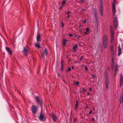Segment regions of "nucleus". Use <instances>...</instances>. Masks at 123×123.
I'll list each match as a JSON object with an SVG mask.
<instances>
[{
  "instance_id": "nucleus-1",
  "label": "nucleus",
  "mask_w": 123,
  "mask_h": 123,
  "mask_svg": "<svg viewBox=\"0 0 123 123\" xmlns=\"http://www.w3.org/2000/svg\"><path fill=\"white\" fill-rule=\"evenodd\" d=\"M112 12L113 14L114 19V26L117 29V18L116 16L115 15L116 10L115 6L114 4H112Z\"/></svg>"
},
{
  "instance_id": "nucleus-2",
  "label": "nucleus",
  "mask_w": 123,
  "mask_h": 123,
  "mask_svg": "<svg viewBox=\"0 0 123 123\" xmlns=\"http://www.w3.org/2000/svg\"><path fill=\"white\" fill-rule=\"evenodd\" d=\"M105 87L107 89L109 88V85H110L109 79L108 76H106L105 78Z\"/></svg>"
},
{
  "instance_id": "nucleus-3",
  "label": "nucleus",
  "mask_w": 123,
  "mask_h": 123,
  "mask_svg": "<svg viewBox=\"0 0 123 123\" xmlns=\"http://www.w3.org/2000/svg\"><path fill=\"white\" fill-rule=\"evenodd\" d=\"M30 50V49L28 46H26L24 47L23 52L25 54H28Z\"/></svg>"
},
{
  "instance_id": "nucleus-4",
  "label": "nucleus",
  "mask_w": 123,
  "mask_h": 123,
  "mask_svg": "<svg viewBox=\"0 0 123 123\" xmlns=\"http://www.w3.org/2000/svg\"><path fill=\"white\" fill-rule=\"evenodd\" d=\"M36 100V101L37 103H38L39 105L42 108V104L41 102L39 99V97L38 96H36L35 97Z\"/></svg>"
},
{
  "instance_id": "nucleus-5",
  "label": "nucleus",
  "mask_w": 123,
  "mask_h": 123,
  "mask_svg": "<svg viewBox=\"0 0 123 123\" xmlns=\"http://www.w3.org/2000/svg\"><path fill=\"white\" fill-rule=\"evenodd\" d=\"M39 118L41 121H44L46 120V118L45 117L44 114H41L39 116Z\"/></svg>"
},
{
  "instance_id": "nucleus-6",
  "label": "nucleus",
  "mask_w": 123,
  "mask_h": 123,
  "mask_svg": "<svg viewBox=\"0 0 123 123\" xmlns=\"http://www.w3.org/2000/svg\"><path fill=\"white\" fill-rule=\"evenodd\" d=\"M31 111L34 113H36L37 112V108L35 105L32 106L31 108Z\"/></svg>"
},
{
  "instance_id": "nucleus-7",
  "label": "nucleus",
  "mask_w": 123,
  "mask_h": 123,
  "mask_svg": "<svg viewBox=\"0 0 123 123\" xmlns=\"http://www.w3.org/2000/svg\"><path fill=\"white\" fill-rule=\"evenodd\" d=\"M100 12L101 15V16H103L104 14V9L103 6H100Z\"/></svg>"
},
{
  "instance_id": "nucleus-8",
  "label": "nucleus",
  "mask_w": 123,
  "mask_h": 123,
  "mask_svg": "<svg viewBox=\"0 0 123 123\" xmlns=\"http://www.w3.org/2000/svg\"><path fill=\"white\" fill-rule=\"evenodd\" d=\"M5 49L9 54L10 55H12V50H11V49L8 47H6Z\"/></svg>"
},
{
  "instance_id": "nucleus-9",
  "label": "nucleus",
  "mask_w": 123,
  "mask_h": 123,
  "mask_svg": "<svg viewBox=\"0 0 123 123\" xmlns=\"http://www.w3.org/2000/svg\"><path fill=\"white\" fill-rule=\"evenodd\" d=\"M103 42H108V37L106 35H104L103 37Z\"/></svg>"
},
{
  "instance_id": "nucleus-10",
  "label": "nucleus",
  "mask_w": 123,
  "mask_h": 123,
  "mask_svg": "<svg viewBox=\"0 0 123 123\" xmlns=\"http://www.w3.org/2000/svg\"><path fill=\"white\" fill-rule=\"evenodd\" d=\"M123 85V76L122 74L120 76V87H121L122 85Z\"/></svg>"
},
{
  "instance_id": "nucleus-11",
  "label": "nucleus",
  "mask_w": 123,
  "mask_h": 123,
  "mask_svg": "<svg viewBox=\"0 0 123 123\" xmlns=\"http://www.w3.org/2000/svg\"><path fill=\"white\" fill-rule=\"evenodd\" d=\"M110 49V51L111 53V54L113 55L114 54V51L113 50V46L112 45H111V46Z\"/></svg>"
},
{
  "instance_id": "nucleus-12",
  "label": "nucleus",
  "mask_w": 123,
  "mask_h": 123,
  "mask_svg": "<svg viewBox=\"0 0 123 123\" xmlns=\"http://www.w3.org/2000/svg\"><path fill=\"white\" fill-rule=\"evenodd\" d=\"M103 47L105 49H106L107 48L108 45V42H103Z\"/></svg>"
},
{
  "instance_id": "nucleus-13",
  "label": "nucleus",
  "mask_w": 123,
  "mask_h": 123,
  "mask_svg": "<svg viewBox=\"0 0 123 123\" xmlns=\"http://www.w3.org/2000/svg\"><path fill=\"white\" fill-rule=\"evenodd\" d=\"M51 115L52 117L53 121H56L57 118L56 116L53 113L51 114Z\"/></svg>"
},
{
  "instance_id": "nucleus-14",
  "label": "nucleus",
  "mask_w": 123,
  "mask_h": 123,
  "mask_svg": "<svg viewBox=\"0 0 123 123\" xmlns=\"http://www.w3.org/2000/svg\"><path fill=\"white\" fill-rule=\"evenodd\" d=\"M48 54L47 51L46 49H45L43 51V54H42V57H43L44 55H47Z\"/></svg>"
},
{
  "instance_id": "nucleus-15",
  "label": "nucleus",
  "mask_w": 123,
  "mask_h": 123,
  "mask_svg": "<svg viewBox=\"0 0 123 123\" xmlns=\"http://www.w3.org/2000/svg\"><path fill=\"white\" fill-rule=\"evenodd\" d=\"M118 56H119L121 54V48H120V45L118 47Z\"/></svg>"
},
{
  "instance_id": "nucleus-16",
  "label": "nucleus",
  "mask_w": 123,
  "mask_h": 123,
  "mask_svg": "<svg viewBox=\"0 0 123 123\" xmlns=\"http://www.w3.org/2000/svg\"><path fill=\"white\" fill-rule=\"evenodd\" d=\"M37 41H38L41 40L40 35V34H38L37 36Z\"/></svg>"
},
{
  "instance_id": "nucleus-17",
  "label": "nucleus",
  "mask_w": 123,
  "mask_h": 123,
  "mask_svg": "<svg viewBox=\"0 0 123 123\" xmlns=\"http://www.w3.org/2000/svg\"><path fill=\"white\" fill-rule=\"evenodd\" d=\"M68 41L67 40V39L65 40L64 39H62V44L64 46H65L66 44V43Z\"/></svg>"
},
{
  "instance_id": "nucleus-18",
  "label": "nucleus",
  "mask_w": 123,
  "mask_h": 123,
  "mask_svg": "<svg viewBox=\"0 0 123 123\" xmlns=\"http://www.w3.org/2000/svg\"><path fill=\"white\" fill-rule=\"evenodd\" d=\"M35 47L39 49L40 48V46L39 44L35 43Z\"/></svg>"
},
{
  "instance_id": "nucleus-19",
  "label": "nucleus",
  "mask_w": 123,
  "mask_h": 123,
  "mask_svg": "<svg viewBox=\"0 0 123 123\" xmlns=\"http://www.w3.org/2000/svg\"><path fill=\"white\" fill-rule=\"evenodd\" d=\"M78 47V45L76 44H75L73 47V49L74 51H76V49H77Z\"/></svg>"
},
{
  "instance_id": "nucleus-20",
  "label": "nucleus",
  "mask_w": 123,
  "mask_h": 123,
  "mask_svg": "<svg viewBox=\"0 0 123 123\" xmlns=\"http://www.w3.org/2000/svg\"><path fill=\"white\" fill-rule=\"evenodd\" d=\"M123 93L122 94V95L121 96V97L120 99V103H122L123 101Z\"/></svg>"
},
{
  "instance_id": "nucleus-21",
  "label": "nucleus",
  "mask_w": 123,
  "mask_h": 123,
  "mask_svg": "<svg viewBox=\"0 0 123 123\" xmlns=\"http://www.w3.org/2000/svg\"><path fill=\"white\" fill-rule=\"evenodd\" d=\"M93 14L96 18H97L98 17V14L96 12V11H93Z\"/></svg>"
},
{
  "instance_id": "nucleus-22",
  "label": "nucleus",
  "mask_w": 123,
  "mask_h": 123,
  "mask_svg": "<svg viewBox=\"0 0 123 123\" xmlns=\"http://www.w3.org/2000/svg\"><path fill=\"white\" fill-rule=\"evenodd\" d=\"M78 104V101L77 100L76 101V104L75 105V110H76L77 108V105Z\"/></svg>"
},
{
  "instance_id": "nucleus-23",
  "label": "nucleus",
  "mask_w": 123,
  "mask_h": 123,
  "mask_svg": "<svg viewBox=\"0 0 123 123\" xmlns=\"http://www.w3.org/2000/svg\"><path fill=\"white\" fill-rule=\"evenodd\" d=\"M100 6H103V2L102 0H100Z\"/></svg>"
},
{
  "instance_id": "nucleus-24",
  "label": "nucleus",
  "mask_w": 123,
  "mask_h": 123,
  "mask_svg": "<svg viewBox=\"0 0 123 123\" xmlns=\"http://www.w3.org/2000/svg\"><path fill=\"white\" fill-rule=\"evenodd\" d=\"M114 37H111V43L113 41Z\"/></svg>"
},
{
  "instance_id": "nucleus-25",
  "label": "nucleus",
  "mask_w": 123,
  "mask_h": 123,
  "mask_svg": "<svg viewBox=\"0 0 123 123\" xmlns=\"http://www.w3.org/2000/svg\"><path fill=\"white\" fill-rule=\"evenodd\" d=\"M74 37L75 38H77V39H78L79 38H80V35L77 36V35H74Z\"/></svg>"
},
{
  "instance_id": "nucleus-26",
  "label": "nucleus",
  "mask_w": 123,
  "mask_h": 123,
  "mask_svg": "<svg viewBox=\"0 0 123 123\" xmlns=\"http://www.w3.org/2000/svg\"><path fill=\"white\" fill-rule=\"evenodd\" d=\"M65 4V1L64 0H63L62 2V5L63 6L64 4Z\"/></svg>"
},
{
  "instance_id": "nucleus-27",
  "label": "nucleus",
  "mask_w": 123,
  "mask_h": 123,
  "mask_svg": "<svg viewBox=\"0 0 123 123\" xmlns=\"http://www.w3.org/2000/svg\"><path fill=\"white\" fill-rule=\"evenodd\" d=\"M80 2H79V3H82V2L85 1V0H80Z\"/></svg>"
},
{
  "instance_id": "nucleus-28",
  "label": "nucleus",
  "mask_w": 123,
  "mask_h": 123,
  "mask_svg": "<svg viewBox=\"0 0 123 123\" xmlns=\"http://www.w3.org/2000/svg\"><path fill=\"white\" fill-rule=\"evenodd\" d=\"M86 89L85 88H83L82 89V92H85L86 91Z\"/></svg>"
},
{
  "instance_id": "nucleus-29",
  "label": "nucleus",
  "mask_w": 123,
  "mask_h": 123,
  "mask_svg": "<svg viewBox=\"0 0 123 123\" xmlns=\"http://www.w3.org/2000/svg\"><path fill=\"white\" fill-rule=\"evenodd\" d=\"M75 83L76 85H78L79 84V82H75Z\"/></svg>"
},
{
  "instance_id": "nucleus-30",
  "label": "nucleus",
  "mask_w": 123,
  "mask_h": 123,
  "mask_svg": "<svg viewBox=\"0 0 123 123\" xmlns=\"http://www.w3.org/2000/svg\"><path fill=\"white\" fill-rule=\"evenodd\" d=\"M64 65L62 62H61V68H63Z\"/></svg>"
},
{
  "instance_id": "nucleus-31",
  "label": "nucleus",
  "mask_w": 123,
  "mask_h": 123,
  "mask_svg": "<svg viewBox=\"0 0 123 123\" xmlns=\"http://www.w3.org/2000/svg\"><path fill=\"white\" fill-rule=\"evenodd\" d=\"M111 37H114V33H111Z\"/></svg>"
},
{
  "instance_id": "nucleus-32",
  "label": "nucleus",
  "mask_w": 123,
  "mask_h": 123,
  "mask_svg": "<svg viewBox=\"0 0 123 123\" xmlns=\"http://www.w3.org/2000/svg\"><path fill=\"white\" fill-rule=\"evenodd\" d=\"M89 30V28H87L86 29V32H87Z\"/></svg>"
},
{
  "instance_id": "nucleus-33",
  "label": "nucleus",
  "mask_w": 123,
  "mask_h": 123,
  "mask_svg": "<svg viewBox=\"0 0 123 123\" xmlns=\"http://www.w3.org/2000/svg\"><path fill=\"white\" fill-rule=\"evenodd\" d=\"M110 32L111 33H113V29L111 27V28Z\"/></svg>"
},
{
  "instance_id": "nucleus-34",
  "label": "nucleus",
  "mask_w": 123,
  "mask_h": 123,
  "mask_svg": "<svg viewBox=\"0 0 123 123\" xmlns=\"http://www.w3.org/2000/svg\"><path fill=\"white\" fill-rule=\"evenodd\" d=\"M92 78H95V76L94 74H92Z\"/></svg>"
},
{
  "instance_id": "nucleus-35",
  "label": "nucleus",
  "mask_w": 123,
  "mask_h": 123,
  "mask_svg": "<svg viewBox=\"0 0 123 123\" xmlns=\"http://www.w3.org/2000/svg\"><path fill=\"white\" fill-rule=\"evenodd\" d=\"M71 68L70 67H69L68 69V71H70L71 70Z\"/></svg>"
},
{
  "instance_id": "nucleus-36",
  "label": "nucleus",
  "mask_w": 123,
  "mask_h": 123,
  "mask_svg": "<svg viewBox=\"0 0 123 123\" xmlns=\"http://www.w3.org/2000/svg\"><path fill=\"white\" fill-rule=\"evenodd\" d=\"M68 19H69L70 18V15L69 14H68V15L67 17Z\"/></svg>"
},
{
  "instance_id": "nucleus-37",
  "label": "nucleus",
  "mask_w": 123,
  "mask_h": 123,
  "mask_svg": "<svg viewBox=\"0 0 123 123\" xmlns=\"http://www.w3.org/2000/svg\"><path fill=\"white\" fill-rule=\"evenodd\" d=\"M86 21H87V19H85L84 21L83 22V23H86Z\"/></svg>"
},
{
  "instance_id": "nucleus-38",
  "label": "nucleus",
  "mask_w": 123,
  "mask_h": 123,
  "mask_svg": "<svg viewBox=\"0 0 123 123\" xmlns=\"http://www.w3.org/2000/svg\"><path fill=\"white\" fill-rule=\"evenodd\" d=\"M83 56H81V58H80V61H81L82 59H83Z\"/></svg>"
},
{
  "instance_id": "nucleus-39",
  "label": "nucleus",
  "mask_w": 123,
  "mask_h": 123,
  "mask_svg": "<svg viewBox=\"0 0 123 123\" xmlns=\"http://www.w3.org/2000/svg\"><path fill=\"white\" fill-rule=\"evenodd\" d=\"M92 111L91 110L89 112V113L90 114H92Z\"/></svg>"
},
{
  "instance_id": "nucleus-40",
  "label": "nucleus",
  "mask_w": 123,
  "mask_h": 123,
  "mask_svg": "<svg viewBox=\"0 0 123 123\" xmlns=\"http://www.w3.org/2000/svg\"><path fill=\"white\" fill-rule=\"evenodd\" d=\"M117 65L116 67V69H115L116 71V72L117 71Z\"/></svg>"
},
{
  "instance_id": "nucleus-41",
  "label": "nucleus",
  "mask_w": 123,
  "mask_h": 123,
  "mask_svg": "<svg viewBox=\"0 0 123 123\" xmlns=\"http://www.w3.org/2000/svg\"><path fill=\"white\" fill-rule=\"evenodd\" d=\"M68 35L71 37H72L73 36V35L71 34H69Z\"/></svg>"
},
{
  "instance_id": "nucleus-42",
  "label": "nucleus",
  "mask_w": 123,
  "mask_h": 123,
  "mask_svg": "<svg viewBox=\"0 0 123 123\" xmlns=\"http://www.w3.org/2000/svg\"><path fill=\"white\" fill-rule=\"evenodd\" d=\"M61 70L63 71V68H61Z\"/></svg>"
},
{
  "instance_id": "nucleus-43",
  "label": "nucleus",
  "mask_w": 123,
  "mask_h": 123,
  "mask_svg": "<svg viewBox=\"0 0 123 123\" xmlns=\"http://www.w3.org/2000/svg\"><path fill=\"white\" fill-rule=\"evenodd\" d=\"M85 69L86 70H87L88 69V68L86 67H85Z\"/></svg>"
},
{
  "instance_id": "nucleus-44",
  "label": "nucleus",
  "mask_w": 123,
  "mask_h": 123,
  "mask_svg": "<svg viewBox=\"0 0 123 123\" xmlns=\"http://www.w3.org/2000/svg\"><path fill=\"white\" fill-rule=\"evenodd\" d=\"M62 27H63L64 26V24L63 23V22H62Z\"/></svg>"
},
{
  "instance_id": "nucleus-45",
  "label": "nucleus",
  "mask_w": 123,
  "mask_h": 123,
  "mask_svg": "<svg viewBox=\"0 0 123 123\" xmlns=\"http://www.w3.org/2000/svg\"><path fill=\"white\" fill-rule=\"evenodd\" d=\"M87 32H84V35H85V34H87Z\"/></svg>"
},
{
  "instance_id": "nucleus-46",
  "label": "nucleus",
  "mask_w": 123,
  "mask_h": 123,
  "mask_svg": "<svg viewBox=\"0 0 123 123\" xmlns=\"http://www.w3.org/2000/svg\"><path fill=\"white\" fill-rule=\"evenodd\" d=\"M81 25L80 24L79 25V27L80 28H81Z\"/></svg>"
},
{
  "instance_id": "nucleus-47",
  "label": "nucleus",
  "mask_w": 123,
  "mask_h": 123,
  "mask_svg": "<svg viewBox=\"0 0 123 123\" xmlns=\"http://www.w3.org/2000/svg\"><path fill=\"white\" fill-rule=\"evenodd\" d=\"M94 120V119L93 118H92L91 119V120L92 121H93Z\"/></svg>"
},
{
  "instance_id": "nucleus-48",
  "label": "nucleus",
  "mask_w": 123,
  "mask_h": 123,
  "mask_svg": "<svg viewBox=\"0 0 123 123\" xmlns=\"http://www.w3.org/2000/svg\"><path fill=\"white\" fill-rule=\"evenodd\" d=\"M116 1V0H113V2L114 4L115 3Z\"/></svg>"
},
{
  "instance_id": "nucleus-49",
  "label": "nucleus",
  "mask_w": 123,
  "mask_h": 123,
  "mask_svg": "<svg viewBox=\"0 0 123 123\" xmlns=\"http://www.w3.org/2000/svg\"><path fill=\"white\" fill-rule=\"evenodd\" d=\"M90 94V93L89 92H87V95H89Z\"/></svg>"
},
{
  "instance_id": "nucleus-50",
  "label": "nucleus",
  "mask_w": 123,
  "mask_h": 123,
  "mask_svg": "<svg viewBox=\"0 0 123 123\" xmlns=\"http://www.w3.org/2000/svg\"><path fill=\"white\" fill-rule=\"evenodd\" d=\"M92 88H90L89 89V90L90 91H91L92 90Z\"/></svg>"
},
{
  "instance_id": "nucleus-51",
  "label": "nucleus",
  "mask_w": 123,
  "mask_h": 123,
  "mask_svg": "<svg viewBox=\"0 0 123 123\" xmlns=\"http://www.w3.org/2000/svg\"><path fill=\"white\" fill-rule=\"evenodd\" d=\"M74 68V66H72V68L73 69Z\"/></svg>"
},
{
  "instance_id": "nucleus-52",
  "label": "nucleus",
  "mask_w": 123,
  "mask_h": 123,
  "mask_svg": "<svg viewBox=\"0 0 123 123\" xmlns=\"http://www.w3.org/2000/svg\"><path fill=\"white\" fill-rule=\"evenodd\" d=\"M76 120V119H74V122H75V120Z\"/></svg>"
},
{
  "instance_id": "nucleus-53",
  "label": "nucleus",
  "mask_w": 123,
  "mask_h": 123,
  "mask_svg": "<svg viewBox=\"0 0 123 123\" xmlns=\"http://www.w3.org/2000/svg\"><path fill=\"white\" fill-rule=\"evenodd\" d=\"M69 12L68 11L67 12V14H69Z\"/></svg>"
},
{
  "instance_id": "nucleus-54",
  "label": "nucleus",
  "mask_w": 123,
  "mask_h": 123,
  "mask_svg": "<svg viewBox=\"0 0 123 123\" xmlns=\"http://www.w3.org/2000/svg\"><path fill=\"white\" fill-rule=\"evenodd\" d=\"M82 10H83V11H85L86 10V9H83Z\"/></svg>"
},
{
  "instance_id": "nucleus-55",
  "label": "nucleus",
  "mask_w": 123,
  "mask_h": 123,
  "mask_svg": "<svg viewBox=\"0 0 123 123\" xmlns=\"http://www.w3.org/2000/svg\"><path fill=\"white\" fill-rule=\"evenodd\" d=\"M80 31V32H81L82 31Z\"/></svg>"
}]
</instances>
